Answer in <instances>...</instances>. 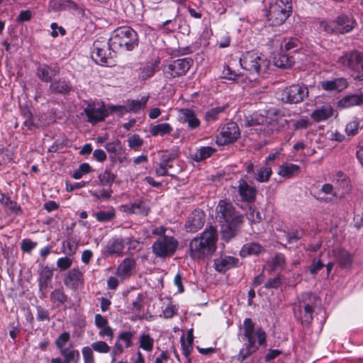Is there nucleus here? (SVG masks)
<instances>
[{"label":"nucleus","instance_id":"35","mask_svg":"<svg viewBox=\"0 0 363 363\" xmlns=\"http://www.w3.org/2000/svg\"><path fill=\"white\" fill-rule=\"evenodd\" d=\"M333 110L331 107H323L313 111L311 116L315 122L325 121L332 116Z\"/></svg>","mask_w":363,"mask_h":363},{"label":"nucleus","instance_id":"14","mask_svg":"<svg viewBox=\"0 0 363 363\" xmlns=\"http://www.w3.org/2000/svg\"><path fill=\"white\" fill-rule=\"evenodd\" d=\"M308 89L305 85L293 84L285 87L281 92V99L286 104H298L308 96Z\"/></svg>","mask_w":363,"mask_h":363},{"label":"nucleus","instance_id":"7","mask_svg":"<svg viewBox=\"0 0 363 363\" xmlns=\"http://www.w3.org/2000/svg\"><path fill=\"white\" fill-rule=\"evenodd\" d=\"M114 52L110 40L100 37L93 43L91 56L96 64L111 67L113 65V53Z\"/></svg>","mask_w":363,"mask_h":363},{"label":"nucleus","instance_id":"47","mask_svg":"<svg viewBox=\"0 0 363 363\" xmlns=\"http://www.w3.org/2000/svg\"><path fill=\"white\" fill-rule=\"evenodd\" d=\"M266 119L262 116L253 115L245 116L243 121L245 126L252 127L257 126L264 123Z\"/></svg>","mask_w":363,"mask_h":363},{"label":"nucleus","instance_id":"46","mask_svg":"<svg viewBox=\"0 0 363 363\" xmlns=\"http://www.w3.org/2000/svg\"><path fill=\"white\" fill-rule=\"evenodd\" d=\"M64 252L69 256L74 255L78 248V243L71 238H68L62 242Z\"/></svg>","mask_w":363,"mask_h":363},{"label":"nucleus","instance_id":"51","mask_svg":"<svg viewBox=\"0 0 363 363\" xmlns=\"http://www.w3.org/2000/svg\"><path fill=\"white\" fill-rule=\"evenodd\" d=\"M92 170L91 167L88 163H82L79 166V168L76 169L72 174V177L75 179H79L84 174L90 173Z\"/></svg>","mask_w":363,"mask_h":363},{"label":"nucleus","instance_id":"11","mask_svg":"<svg viewBox=\"0 0 363 363\" xmlns=\"http://www.w3.org/2000/svg\"><path fill=\"white\" fill-rule=\"evenodd\" d=\"M338 62L353 72L352 77L355 79L363 81V53L357 51L346 52L339 57Z\"/></svg>","mask_w":363,"mask_h":363},{"label":"nucleus","instance_id":"25","mask_svg":"<svg viewBox=\"0 0 363 363\" xmlns=\"http://www.w3.org/2000/svg\"><path fill=\"white\" fill-rule=\"evenodd\" d=\"M53 277V269H50L48 266H43L38 270V282L40 289H48L51 285Z\"/></svg>","mask_w":363,"mask_h":363},{"label":"nucleus","instance_id":"39","mask_svg":"<svg viewBox=\"0 0 363 363\" xmlns=\"http://www.w3.org/2000/svg\"><path fill=\"white\" fill-rule=\"evenodd\" d=\"M60 352L64 358L63 361L65 363H72L74 360H79V352L77 350H74L72 347H68L65 350H61Z\"/></svg>","mask_w":363,"mask_h":363},{"label":"nucleus","instance_id":"20","mask_svg":"<svg viewBox=\"0 0 363 363\" xmlns=\"http://www.w3.org/2000/svg\"><path fill=\"white\" fill-rule=\"evenodd\" d=\"M63 283L66 287L77 291L84 284V274L79 268L71 269L65 274Z\"/></svg>","mask_w":363,"mask_h":363},{"label":"nucleus","instance_id":"16","mask_svg":"<svg viewBox=\"0 0 363 363\" xmlns=\"http://www.w3.org/2000/svg\"><path fill=\"white\" fill-rule=\"evenodd\" d=\"M180 154L179 149L178 147H174L170 150H166L162 151V153L160 158V162L158 167L155 169V173L157 176H170L175 177V173H171L167 171V165L169 163H173V162L179 157Z\"/></svg>","mask_w":363,"mask_h":363},{"label":"nucleus","instance_id":"4","mask_svg":"<svg viewBox=\"0 0 363 363\" xmlns=\"http://www.w3.org/2000/svg\"><path fill=\"white\" fill-rule=\"evenodd\" d=\"M113 52L117 48L132 51L138 46L139 38L137 32L129 26L116 28L109 38Z\"/></svg>","mask_w":363,"mask_h":363},{"label":"nucleus","instance_id":"8","mask_svg":"<svg viewBox=\"0 0 363 363\" xmlns=\"http://www.w3.org/2000/svg\"><path fill=\"white\" fill-rule=\"evenodd\" d=\"M357 23L351 14H341L335 20L322 21L320 27L328 34L339 35L351 32Z\"/></svg>","mask_w":363,"mask_h":363},{"label":"nucleus","instance_id":"17","mask_svg":"<svg viewBox=\"0 0 363 363\" xmlns=\"http://www.w3.org/2000/svg\"><path fill=\"white\" fill-rule=\"evenodd\" d=\"M240 136V131L235 122L230 121L223 125L220 134L217 136L216 143L224 145L235 142Z\"/></svg>","mask_w":363,"mask_h":363},{"label":"nucleus","instance_id":"9","mask_svg":"<svg viewBox=\"0 0 363 363\" xmlns=\"http://www.w3.org/2000/svg\"><path fill=\"white\" fill-rule=\"evenodd\" d=\"M240 64L242 69L250 73L259 74L268 68L269 62L263 55L249 51L242 55Z\"/></svg>","mask_w":363,"mask_h":363},{"label":"nucleus","instance_id":"56","mask_svg":"<svg viewBox=\"0 0 363 363\" xmlns=\"http://www.w3.org/2000/svg\"><path fill=\"white\" fill-rule=\"evenodd\" d=\"M134 337V333L131 331H123L121 333L118 337V342L122 341L125 342V347H130L133 345L132 339Z\"/></svg>","mask_w":363,"mask_h":363},{"label":"nucleus","instance_id":"2","mask_svg":"<svg viewBox=\"0 0 363 363\" xmlns=\"http://www.w3.org/2000/svg\"><path fill=\"white\" fill-rule=\"evenodd\" d=\"M242 328L243 333L241 336L242 339L247 342L244 343L238 354L235 357V358L241 362L258 350L259 347L255 345V336L257 337L259 346L266 344L267 337L266 333L262 328L255 330V324L250 318H246L244 320Z\"/></svg>","mask_w":363,"mask_h":363},{"label":"nucleus","instance_id":"1","mask_svg":"<svg viewBox=\"0 0 363 363\" xmlns=\"http://www.w3.org/2000/svg\"><path fill=\"white\" fill-rule=\"evenodd\" d=\"M216 218L220 225L223 238L229 240L238 231V226L242 223L243 217L236 211L233 203L226 200H220L216 208Z\"/></svg>","mask_w":363,"mask_h":363},{"label":"nucleus","instance_id":"52","mask_svg":"<svg viewBox=\"0 0 363 363\" xmlns=\"http://www.w3.org/2000/svg\"><path fill=\"white\" fill-rule=\"evenodd\" d=\"M116 216L115 211L111 209L108 211H100L96 213V218L99 222H108L112 220Z\"/></svg>","mask_w":363,"mask_h":363},{"label":"nucleus","instance_id":"13","mask_svg":"<svg viewBox=\"0 0 363 363\" xmlns=\"http://www.w3.org/2000/svg\"><path fill=\"white\" fill-rule=\"evenodd\" d=\"M193 64L194 60L191 57L179 58L172 60L164 67V76L168 79L184 76Z\"/></svg>","mask_w":363,"mask_h":363},{"label":"nucleus","instance_id":"36","mask_svg":"<svg viewBox=\"0 0 363 363\" xmlns=\"http://www.w3.org/2000/svg\"><path fill=\"white\" fill-rule=\"evenodd\" d=\"M172 130L173 128L169 123H163L152 126L150 129V133L151 135L154 137L158 135L164 136L165 135L169 134Z\"/></svg>","mask_w":363,"mask_h":363},{"label":"nucleus","instance_id":"58","mask_svg":"<svg viewBox=\"0 0 363 363\" xmlns=\"http://www.w3.org/2000/svg\"><path fill=\"white\" fill-rule=\"evenodd\" d=\"M56 264L60 271H66L71 267L72 259L67 256L60 257L57 259Z\"/></svg>","mask_w":363,"mask_h":363},{"label":"nucleus","instance_id":"41","mask_svg":"<svg viewBox=\"0 0 363 363\" xmlns=\"http://www.w3.org/2000/svg\"><path fill=\"white\" fill-rule=\"evenodd\" d=\"M228 107V105H224L222 106H217L215 108H212L208 110L205 113V116H204L205 120L208 123H211V122L216 121L218 118L219 115L221 113H223Z\"/></svg>","mask_w":363,"mask_h":363},{"label":"nucleus","instance_id":"18","mask_svg":"<svg viewBox=\"0 0 363 363\" xmlns=\"http://www.w3.org/2000/svg\"><path fill=\"white\" fill-rule=\"evenodd\" d=\"M60 67L57 64L48 65L39 64L36 68V77L43 82H51L53 78L58 76L60 72Z\"/></svg>","mask_w":363,"mask_h":363},{"label":"nucleus","instance_id":"64","mask_svg":"<svg viewBox=\"0 0 363 363\" xmlns=\"http://www.w3.org/2000/svg\"><path fill=\"white\" fill-rule=\"evenodd\" d=\"M324 267L325 264L320 259H313L309 267V272L312 275H315Z\"/></svg>","mask_w":363,"mask_h":363},{"label":"nucleus","instance_id":"24","mask_svg":"<svg viewBox=\"0 0 363 363\" xmlns=\"http://www.w3.org/2000/svg\"><path fill=\"white\" fill-rule=\"evenodd\" d=\"M347 86V81L343 77H338L321 82L322 89L328 91H336L340 92L346 89Z\"/></svg>","mask_w":363,"mask_h":363},{"label":"nucleus","instance_id":"6","mask_svg":"<svg viewBox=\"0 0 363 363\" xmlns=\"http://www.w3.org/2000/svg\"><path fill=\"white\" fill-rule=\"evenodd\" d=\"M269 9L266 16L272 26L284 23L292 9L291 0H269Z\"/></svg>","mask_w":363,"mask_h":363},{"label":"nucleus","instance_id":"63","mask_svg":"<svg viewBox=\"0 0 363 363\" xmlns=\"http://www.w3.org/2000/svg\"><path fill=\"white\" fill-rule=\"evenodd\" d=\"M247 218L252 223H259L262 220V216L259 211H257L255 208L250 206L247 213Z\"/></svg>","mask_w":363,"mask_h":363},{"label":"nucleus","instance_id":"45","mask_svg":"<svg viewBox=\"0 0 363 363\" xmlns=\"http://www.w3.org/2000/svg\"><path fill=\"white\" fill-rule=\"evenodd\" d=\"M295 62L294 58L292 56L286 55H280L278 58L275 59L276 66L281 68H288L291 67Z\"/></svg>","mask_w":363,"mask_h":363},{"label":"nucleus","instance_id":"54","mask_svg":"<svg viewBox=\"0 0 363 363\" xmlns=\"http://www.w3.org/2000/svg\"><path fill=\"white\" fill-rule=\"evenodd\" d=\"M21 115L24 118L23 124L27 126L30 130L35 127L33 114L30 109L28 108L21 109Z\"/></svg>","mask_w":363,"mask_h":363},{"label":"nucleus","instance_id":"37","mask_svg":"<svg viewBox=\"0 0 363 363\" xmlns=\"http://www.w3.org/2000/svg\"><path fill=\"white\" fill-rule=\"evenodd\" d=\"M272 174V168L268 165H265L257 168L256 172H254V177L259 182H267L269 181Z\"/></svg>","mask_w":363,"mask_h":363},{"label":"nucleus","instance_id":"29","mask_svg":"<svg viewBox=\"0 0 363 363\" xmlns=\"http://www.w3.org/2000/svg\"><path fill=\"white\" fill-rule=\"evenodd\" d=\"M264 251V247L257 242H248L245 244L240 251V255L246 257L251 255H258Z\"/></svg>","mask_w":363,"mask_h":363},{"label":"nucleus","instance_id":"26","mask_svg":"<svg viewBox=\"0 0 363 363\" xmlns=\"http://www.w3.org/2000/svg\"><path fill=\"white\" fill-rule=\"evenodd\" d=\"M333 257L342 268L350 267L352 263V255L342 248H337L333 250Z\"/></svg>","mask_w":363,"mask_h":363},{"label":"nucleus","instance_id":"40","mask_svg":"<svg viewBox=\"0 0 363 363\" xmlns=\"http://www.w3.org/2000/svg\"><path fill=\"white\" fill-rule=\"evenodd\" d=\"M121 211L125 212L128 214H140L145 213L147 214V212L144 208V206L142 203H130L127 205H122L121 207Z\"/></svg>","mask_w":363,"mask_h":363},{"label":"nucleus","instance_id":"53","mask_svg":"<svg viewBox=\"0 0 363 363\" xmlns=\"http://www.w3.org/2000/svg\"><path fill=\"white\" fill-rule=\"evenodd\" d=\"M57 4L60 10L77 11L79 6L72 0H57Z\"/></svg>","mask_w":363,"mask_h":363},{"label":"nucleus","instance_id":"42","mask_svg":"<svg viewBox=\"0 0 363 363\" xmlns=\"http://www.w3.org/2000/svg\"><path fill=\"white\" fill-rule=\"evenodd\" d=\"M335 184L339 188L343 190L344 193L347 192L350 189V181L347 176L343 172H339L336 174Z\"/></svg>","mask_w":363,"mask_h":363},{"label":"nucleus","instance_id":"49","mask_svg":"<svg viewBox=\"0 0 363 363\" xmlns=\"http://www.w3.org/2000/svg\"><path fill=\"white\" fill-rule=\"evenodd\" d=\"M105 148L108 153L116 155L121 154L123 150L121 142L118 139L106 143Z\"/></svg>","mask_w":363,"mask_h":363},{"label":"nucleus","instance_id":"31","mask_svg":"<svg viewBox=\"0 0 363 363\" xmlns=\"http://www.w3.org/2000/svg\"><path fill=\"white\" fill-rule=\"evenodd\" d=\"M124 248V240L121 238H112L106 245V251L110 255H120Z\"/></svg>","mask_w":363,"mask_h":363},{"label":"nucleus","instance_id":"12","mask_svg":"<svg viewBox=\"0 0 363 363\" xmlns=\"http://www.w3.org/2000/svg\"><path fill=\"white\" fill-rule=\"evenodd\" d=\"M178 245V241L174 237L163 235L152 244V252L160 258L169 257L175 253Z\"/></svg>","mask_w":363,"mask_h":363},{"label":"nucleus","instance_id":"21","mask_svg":"<svg viewBox=\"0 0 363 363\" xmlns=\"http://www.w3.org/2000/svg\"><path fill=\"white\" fill-rule=\"evenodd\" d=\"M49 91L55 95H68L72 91V85L65 78L54 79L50 84Z\"/></svg>","mask_w":363,"mask_h":363},{"label":"nucleus","instance_id":"33","mask_svg":"<svg viewBox=\"0 0 363 363\" xmlns=\"http://www.w3.org/2000/svg\"><path fill=\"white\" fill-rule=\"evenodd\" d=\"M216 150L210 146L201 147L192 154V159L196 162L203 161L210 157Z\"/></svg>","mask_w":363,"mask_h":363},{"label":"nucleus","instance_id":"30","mask_svg":"<svg viewBox=\"0 0 363 363\" xmlns=\"http://www.w3.org/2000/svg\"><path fill=\"white\" fill-rule=\"evenodd\" d=\"M135 262L133 259L125 258L118 267L116 275L122 279L130 276L131 271L135 267Z\"/></svg>","mask_w":363,"mask_h":363},{"label":"nucleus","instance_id":"15","mask_svg":"<svg viewBox=\"0 0 363 363\" xmlns=\"http://www.w3.org/2000/svg\"><path fill=\"white\" fill-rule=\"evenodd\" d=\"M84 113L87 118L86 121L93 125L104 121L109 116L104 103H88Z\"/></svg>","mask_w":363,"mask_h":363},{"label":"nucleus","instance_id":"27","mask_svg":"<svg viewBox=\"0 0 363 363\" xmlns=\"http://www.w3.org/2000/svg\"><path fill=\"white\" fill-rule=\"evenodd\" d=\"M239 259L231 256H226L215 261V269L217 272L225 273L228 269L238 267Z\"/></svg>","mask_w":363,"mask_h":363},{"label":"nucleus","instance_id":"57","mask_svg":"<svg viewBox=\"0 0 363 363\" xmlns=\"http://www.w3.org/2000/svg\"><path fill=\"white\" fill-rule=\"evenodd\" d=\"M92 351L94 350L99 353H108L111 351L110 346L104 341H96L91 343Z\"/></svg>","mask_w":363,"mask_h":363},{"label":"nucleus","instance_id":"43","mask_svg":"<svg viewBox=\"0 0 363 363\" xmlns=\"http://www.w3.org/2000/svg\"><path fill=\"white\" fill-rule=\"evenodd\" d=\"M1 198L0 199V203L9 208L12 213L18 214L21 212L20 206L16 202L12 201L9 196H6L4 194H1Z\"/></svg>","mask_w":363,"mask_h":363},{"label":"nucleus","instance_id":"60","mask_svg":"<svg viewBox=\"0 0 363 363\" xmlns=\"http://www.w3.org/2000/svg\"><path fill=\"white\" fill-rule=\"evenodd\" d=\"M84 363H95L94 352L90 347H84L82 350Z\"/></svg>","mask_w":363,"mask_h":363},{"label":"nucleus","instance_id":"62","mask_svg":"<svg viewBox=\"0 0 363 363\" xmlns=\"http://www.w3.org/2000/svg\"><path fill=\"white\" fill-rule=\"evenodd\" d=\"M36 310H37V315H36V318L38 321H48L49 322L50 318V313L49 311L43 308L42 306H38L36 307Z\"/></svg>","mask_w":363,"mask_h":363},{"label":"nucleus","instance_id":"28","mask_svg":"<svg viewBox=\"0 0 363 363\" xmlns=\"http://www.w3.org/2000/svg\"><path fill=\"white\" fill-rule=\"evenodd\" d=\"M51 301L56 304L57 306L65 305V308H70L72 306V301L65 292L60 289H55L50 293Z\"/></svg>","mask_w":363,"mask_h":363},{"label":"nucleus","instance_id":"59","mask_svg":"<svg viewBox=\"0 0 363 363\" xmlns=\"http://www.w3.org/2000/svg\"><path fill=\"white\" fill-rule=\"evenodd\" d=\"M128 146L131 149L140 147L143 144V140L138 134H134L128 138Z\"/></svg>","mask_w":363,"mask_h":363},{"label":"nucleus","instance_id":"55","mask_svg":"<svg viewBox=\"0 0 363 363\" xmlns=\"http://www.w3.org/2000/svg\"><path fill=\"white\" fill-rule=\"evenodd\" d=\"M70 339V334L68 332H63L61 333L58 337L56 339L55 344L57 349L61 351V350H65L67 347H65V345L69 342Z\"/></svg>","mask_w":363,"mask_h":363},{"label":"nucleus","instance_id":"32","mask_svg":"<svg viewBox=\"0 0 363 363\" xmlns=\"http://www.w3.org/2000/svg\"><path fill=\"white\" fill-rule=\"evenodd\" d=\"M301 167L295 164H286L279 167L278 174L284 178H291L298 174Z\"/></svg>","mask_w":363,"mask_h":363},{"label":"nucleus","instance_id":"10","mask_svg":"<svg viewBox=\"0 0 363 363\" xmlns=\"http://www.w3.org/2000/svg\"><path fill=\"white\" fill-rule=\"evenodd\" d=\"M116 178V174L111 172L109 169L106 168L98 175L99 185L104 188L99 191H90V194L99 200H109L113 194L111 186L115 182Z\"/></svg>","mask_w":363,"mask_h":363},{"label":"nucleus","instance_id":"22","mask_svg":"<svg viewBox=\"0 0 363 363\" xmlns=\"http://www.w3.org/2000/svg\"><path fill=\"white\" fill-rule=\"evenodd\" d=\"M179 119L181 123H187L191 130L198 128L201 122L196 117L195 112L189 108H182L179 111Z\"/></svg>","mask_w":363,"mask_h":363},{"label":"nucleus","instance_id":"3","mask_svg":"<svg viewBox=\"0 0 363 363\" xmlns=\"http://www.w3.org/2000/svg\"><path fill=\"white\" fill-rule=\"evenodd\" d=\"M217 231L210 226L200 236L189 242V256L192 259H203L211 255L216 250Z\"/></svg>","mask_w":363,"mask_h":363},{"label":"nucleus","instance_id":"34","mask_svg":"<svg viewBox=\"0 0 363 363\" xmlns=\"http://www.w3.org/2000/svg\"><path fill=\"white\" fill-rule=\"evenodd\" d=\"M149 96H143L140 100H128L127 112L138 113L140 110L145 108Z\"/></svg>","mask_w":363,"mask_h":363},{"label":"nucleus","instance_id":"50","mask_svg":"<svg viewBox=\"0 0 363 363\" xmlns=\"http://www.w3.org/2000/svg\"><path fill=\"white\" fill-rule=\"evenodd\" d=\"M154 340L149 334H143L140 337V347L150 352L153 349Z\"/></svg>","mask_w":363,"mask_h":363},{"label":"nucleus","instance_id":"23","mask_svg":"<svg viewBox=\"0 0 363 363\" xmlns=\"http://www.w3.org/2000/svg\"><path fill=\"white\" fill-rule=\"evenodd\" d=\"M238 191L242 201L252 202L255 201L257 194L255 187L249 185L245 180L240 179Z\"/></svg>","mask_w":363,"mask_h":363},{"label":"nucleus","instance_id":"38","mask_svg":"<svg viewBox=\"0 0 363 363\" xmlns=\"http://www.w3.org/2000/svg\"><path fill=\"white\" fill-rule=\"evenodd\" d=\"M159 64L160 60H157L141 68L140 72V78H141L143 80H145L152 77L155 73L159 70Z\"/></svg>","mask_w":363,"mask_h":363},{"label":"nucleus","instance_id":"48","mask_svg":"<svg viewBox=\"0 0 363 363\" xmlns=\"http://www.w3.org/2000/svg\"><path fill=\"white\" fill-rule=\"evenodd\" d=\"M285 43L284 48L285 51L296 52L301 48V43L296 38H289L284 39Z\"/></svg>","mask_w":363,"mask_h":363},{"label":"nucleus","instance_id":"19","mask_svg":"<svg viewBox=\"0 0 363 363\" xmlns=\"http://www.w3.org/2000/svg\"><path fill=\"white\" fill-rule=\"evenodd\" d=\"M206 215L202 210L195 209L187 217L184 227L188 233H196L202 228L205 223Z\"/></svg>","mask_w":363,"mask_h":363},{"label":"nucleus","instance_id":"44","mask_svg":"<svg viewBox=\"0 0 363 363\" xmlns=\"http://www.w3.org/2000/svg\"><path fill=\"white\" fill-rule=\"evenodd\" d=\"M358 105H359V98L358 94L347 95L339 101V106L343 108H349Z\"/></svg>","mask_w":363,"mask_h":363},{"label":"nucleus","instance_id":"61","mask_svg":"<svg viewBox=\"0 0 363 363\" xmlns=\"http://www.w3.org/2000/svg\"><path fill=\"white\" fill-rule=\"evenodd\" d=\"M181 345L182 349V353L186 359L189 358V356L193 350V343L189 342L185 340L184 336L181 337Z\"/></svg>","mask_w":363,"mask_h":363},{"label":"nucleus","instance_id":"5","mask_svg":"<svg viewBox=\"0 0 363 363\" xmlns=\"http://www.w3.org/2000/svg\"><path fill=\"white\" fill-rule=\"evenodd\" d=\"M317 303L316 296L311 292L301 294L298 304L294 308V314L298 322L303 326H309L313 320L314 308Z\"/></svg>","mask_w":363,"mask_h":363}]
</instances>
